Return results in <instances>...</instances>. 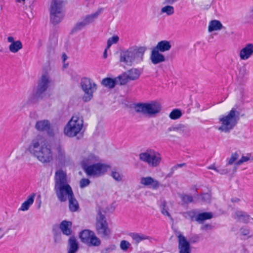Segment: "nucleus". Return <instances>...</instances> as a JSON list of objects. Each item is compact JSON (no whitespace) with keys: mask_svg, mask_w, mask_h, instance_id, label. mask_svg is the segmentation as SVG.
<instances>
[{"mask_svg":"<svg viewBox=\"0 0 253 253\" xmlns=\"http://www.w3.org/2000/svg\"><path fill=\"white\" fill-rule=\"evenodd\" d=\"M49 84V78L46 75H43L39 81L35 96L37 99H42Z\"/></svg>","mask_w":253,"mask_h":253,"instance_id":"12","label":"nucleus"},{"mask_svg":"<svg viewBox=\"0 0 253 253\" xmlns=\"http://www.w3.org/2000/svg\"><path fill=\"white\" fill-rule=\"evenodd\" d=\"M101 84L105 87L112 89L116 85V81L115 78H106L102 80Z\"/></svg>","mask_w":253,"mask_h":253,"instance_id":"32","label":"nucleus"},{"mask_svg":"<svg viewBox=\"0 0 253 253\" xmlns=\"http://www.w3.org/2000/svg\"><path fill=\"white\" fill-rule=\"evenodd\" d=\"M82 21L84 22V23L87 26L90 24V22H89L88 20L86 18V16H85Z\"/></svg>","mask_w":253,"mask_h":253,"instance_id":"59","label":"nucleus"},{"mask_svg":"<svg viewBox=\"0 0 253 253\" xmlns=\"http://www.w3.org/2000/svg\"><path fill=\"white\" fill-rule=\"evenodd\" d=\"M99 161L97 157L94 154H90L87 156L83 158L82 161V168L84 169L91 165L96 163Z\"/></svg>","mask_w":253,"mask_h":253,"instance_id":"20","label":"nucleus"},{"mask_svg":"<svg viewBox=\"0 0 253 253\" xmlns=\"http://www.w3.org/2000/svg\"><path fill=\"white\" fill-rule=\"evenodd\" d=\"M115 79L116 81V84H118L120 85H125L129 81L126 72H124Z\"/></svg>","mask_w":253,"mask_h":253,"instance_id":"34","label":"nucleus"},{"mask_svg":"<svg viewBox=\"0 0 253 253\" xmlns=\"http://www.w3.org/2000/svg\"><path fill=\"white\" fill-rule=\"evenodd\" d=\"M150 159L148 165L152 167H157L160 165L162 158L159 153L153 150L152 156L150 157Z\"/></svg>","mask_w":253,"mask_h":253,"instance_id":"23","label":"nucleus"},{"mask_svg":"<svg viewBox=\"0 0 253 253\" xmlns=\"http://www.w3.org/2000/svg\"><path fill=\"white\" fill-rule=\"evenodd\" d=\"M177 0H165L164 3L168 4H172Z\"/></svg>","mask_w":253,"mask_h":253,"instance_id":"57","label":"nucleus"},{"mask_svg":"<svg viewBox=\"0 0 253 253\" xmlns=\"http://www.w3.org/2000/svg\"><path fill=\"white\" fill-rule=\"evenodd\" d=\"M140 183L145 186H150L153 189H157L161 186V184L157 180L151 176L142 177Z\"/></svg>","mask_w":253,"mask_h":253,"instance_id":"17","label":"nucleus"},{"mask_svg":"<svg viewBox=\"0 0 253 253\" xmlns=\"http://www.w3.org/2000/svg\"><path fill=\"white\" fill-rule=\"evenodd\" d=\"M35 128L39 131H46L49 136H53L54 131L49 121L47 120L37 121Z\"/></svg>","mask_w":253,"mask_h":253,"instance_id":"13","label":"nucleus"},{"mask_svg":"<svg viewBox=\"0 0 253 253\" xmlns=\"http://www.w3.org/2000/svg\"><path fill=\"white\" fill-rule=\"evenodd\" d=\"M240 119V112L235 108H232L226 116H222L219 118L221 126L218 130L221 131L228 133L237 124Z\"/></svg>","mask_w":253,"mask_h":253,"instance_id":"4","label":"nucleus"},{"mask_svg":"<svg viewBox=\"0 0 253 253\" xmlns=\"http://www.w3.org/2000/svg\"><path fill=\"white\" fill-rule=\"evenodd\" d=\"M239 199L237 198H233V199H231V201L232 202H237L238 201H239Z\"/></svg>","mask_w":253,"mask_h":253,"instance_id":"63","label":"nucleus"},{"mask_svg":"<svg viewBox=\"0 0 253 253\" xmlns=\"http://www.w3.org/2000/svg\"><path fill=\"white\" fill-rule=\"evenodd\" d=\"M213 217L211 212H204L196 214L195 220L199 223H203V221L206 220L210 219Z\"/></svg>","mask_w":253,"mask_h":253,"instance_id":"28","label":"nucleus"},{"mask_svg":"<svg viewBox=\"0 0 253 253\" xmlns=\"http://www.w3.org/2000/svg\"><path fill=\"white\" fill-rule=\"evenodd\" d=\"M216 172H217L221 174H224L227 173L228 171L227 169H217V170Z\"/></svg>","mask_w":253,"mask_h":253,"instance_id":"56","label":"nucleus"},{"mask_svg":"<svg viewBox=\"0 0 253 253\" xmlns=\"http://www.w3.org/2000/svg\"><path fill=\"white\" fill-rule=\"evenodd\" d=\"M209 169H213L217 171V169L215 167L214 165H211L208 168Z\"/></svg>","mask_w":253,"mask_h":253,"instance_id":"60","label":"nucleus"},{"mask_svg":"<svg viewBox=\"0 0 253 253\" xmlns=\"http://www.w3.org/2000/svg\"><path fill=\"white\" fill-rule=\"evenodd\" d=\"M110 175L118 182L121 181L123 180V175L117 171L116 169H112Z\"/></svg>","mask_w":253,"mask_h":253,"instance_id":"36","label":"nucleus"},{"mask_svg":"<svg viewBox=\"0 0 253 253\" xmlns=\"http://www.w3.org/2000/svg\"><path fill=\"white\" fill-rule=\"evenodd\" d=\"M64 3L63 0H52L51 2L50 21L54 25L60 23L64 17Z\"/></svg>","mask_w":253,"mask_h":253,"instance_id":"7","label":"nucleus"},{"mask_svg":"<svg viewBox=\"0 0 253 253\" xmlns=\"http://www.w3.org/2000/svg\"><path fill=\"white\" fill-rule=\"evenodd\" d=\"M222 27L223 26L219 21L213 20L210 22L208 30L210 32H211L213 31L219 30L221 29Z\"/></svg>","mask_w":253,"mask_h":253,"instance_id":"31","label":"nucleus"},{"mask_svg":"<svg viewBox=\"0 0 253 253\" xmlns=\"http://www.w3.org/2000/svg\"><path fill=\"white\" fill-rule=\"evenodd\" d=\"M72 223L71 221L63 220L61 222L59 227L63 234L69 236L72 234Z\"/></svg>","mask_w":253,"mask_h":253,"instance_id":"25","label":"nucleus"},{"mask_svg":"<svg viewBox=\"0 0 253 253\" xmlns=\"http://www.w3.org/2000/svg\"><path fill=\"white\" fill-rule=\"evenodd\" d=\"M83 126V117L79 113H75L65 126L64 134L70 137L76 136L81 132Z\"/></svg>","mask_w":253,"mask_h":253,"instance_id":"5","label":"nucleus"},{"mask_svg":"<svg viewBox=\"0 0 253 253\" xmlns=\"http://www.w3.org/2000/svg\"><path fill=\"white\" fill-rule=\"evenodd\" d=\"M160 52L154 48L151 51L150 60L151 62L154 65L158 64L166 61L165 56Z\"/></svg>","mask_w":253,"mask_h":253,"instance_id":"19","label":"nucleus"},{"mask_svg":"<svg viewBox=\"0 0 253 253\" xmlns=\"http://www.w3.org/2000/svg\"><path fill=\"white\" fill-rule=\"evenodd\" d=\"M130 246V244L126 240H122L120 243V248L124 251H126Z\"/></svg>","mask_w":253,"mask_h":253,"instance_id":"44","label":"nucleus"},{"mask_svg":"<svg viewBox=\"0 0 253 253\" xmlns=\"http://www.w3.org/2000/svg\"><path fill=\"white\" fill-rule=\"evenodd\" d=\"M239 156V155L237 152L232 153L228 160V164L230 165H232L238 159Z\"/></svg>","mask_w":253,"mask_h":253,"instance_id":"45","label":"nucleus"},{"mask_svg":"<svg viewBox=\"0 0 253 253\" xmlns=\"http://www.w3.org/2000/svg\"><path fill=\"white\" fill-rule=\"evenodd\" d=\"M142 72L143 70L142 69L132 68L125 72L130 81L139 79Z\"/></svg>","mask_w":253,"mask_h":253,"instance_id":"21","label":"nucleus"},{"mask_svg":"<svg viewBox=\"0 0 253 253\" xmlns=\"http://www.w3.org/2000/svg\"><path fill=\"white\" fill-rule=\"evenodd\" d=\"M160 207L162 213L165 216H168L172 221H173L172 217L168 211L169 209L167 207V202L166 201L164 200L162 201Z\"/></svg>","mask_w":253,"mask_h":253,"instance_id":"35","label":"nucleus"},{"mask_svg":"<svg viewBox=\"0 0 253 253\" xmlns=\"http://www.w3.org/2000/svg\"><path fill=\"white\" fill-rule=\"evenodd\" d=\"M250 159V157L249 156H242V158L235 163L236 166H239L244 162L248 161Z\"/></svg>","mask_w":253,"mask_h":253,"instance_id":"48","label":"nucleus"},{"mask_svg":"<svg viewBox=\"0 0 253 253\" xmlns=\"http://www.w3.org/2000/svg\"><path fill=\"white\" fill-rule=\"evenodd\" d=\"M7 42L11 43L9 45V50L12 53H16L23 48L21 42L19 40L14 41L12 36L7 38Z\"/></svg>","mask_w":253,"mask_h":253,"instance_id":"18","label":"nucleus"},{"mask_svg":"<svg viewBox=\"0 0 253 253\" xmlns=\"http://www.w3.org/2000/svg\"><path fill=\"white\" fill-rule=\"evenodd\" d=\"M82 242L88 247H98L101 244V240L96 236L94 233L89 230H84L79 235Z\"/></svg>","mask_w":253,"mask_h":253,"instance_id":"11","label":"nucleus"},{"mask_svg":"<svg viewBox=\"0 0 253 253\" xmlns=\"http://www.w3.org/2000/svg\"><path fill=\"white\" fill-rule=\"evenodd\" d=\"M86 25L82 20L81 21L77 23L75 27L72 29L73 32H76L78 31H80L84 28Z\"/></svg>","mask_w":253,"mask_h":253,"instance_id":"41","label":"nucleus"},{"mask_svg":"<svg viewBox=\"0 0 253 253\" xmlns=\"http://www.w3.org/2000/svg\"><path fill=\"white\" fill-rule=\"evenodd\" d=\"M171 131H176V132L178 131V128H177V125H176L175 126H171L169 127L167 129L168 132Z\"/></svg>","mask_w":253,"mask_h":253,"instance_id":"54","label":"nucleus"},{"mask_svg":"<svg viewBox=\"0 0 253 253\" xmlns=\"http://www.w3.org/2000/svg\"><path fill=\"white\" fill-rule=\"evenodd\" d=\"M90 183V181L87 178H82L80 181V187L84 188L87 186Z\"/></svg>","mask_w":253,"mask_h":253,"instance_id":"47","label":"nucleus"},{"mask_svg":"<svg viewBox=\"0 0 253 253\" xmlns=\"http://www.w3.org/2000/svg\"><path fill=\"white\" fill-rule=\"evenodd\" d=\"M79 249L78 242L74 236L71 237L68 242V253H76Z\"/></svg>","mask_w":253,"mask_h":253,"instance_id":"22","label":"nucleus"},{"mask_svg":"<svg viewBox=\"0 0 253 253\" xmlns=\"http://www.w3.org/2000/svg\"><path fill=\"white\" fill-rule=\"evenodd\" d=\"M246 70L245 67H243L240 69V74H242L243 76L246 74Z\"/></svg>","mask_w":253,"mask_h":253,"instance_id":"58","label":"nucleus"},{"mask_svg":"<svg viewBox=\"0 0 253 253\" xmlns=\"http://www.w3.org/2000/svg\"><path fill=\"white\" fill-rule=\"evenodd\" d=\"M119 40V38L118 36H114L110 38L107 41V48H109L113 44L117 43Z\"/></svg>","mask_w":253,"mask_h":253,"instance_id":"42","label":"nucleus"},{"mask_svg":"<svg viewBox=\"0 0 253 253\" xmlns=\"http://www.w3.org/2000/svg\"><path fill=\"white\" fill-rule=\"evenodd\" d=\"M81 85L84 92L83 100L84 102L90 101L93 97V92L97 89L96 84L90 79L83 78L81 81Z\"/></svg>","mask_w":253,"mask_h":253,"instance_id":"9","label":"nucleus"},{"mask_svg":"<svg viewBox=\"0 0 253 253\" xmlns=\"http://www.w3.org/2000/svg\"><path fill=\"white\" fill-rule=\"evenodd\" d=\"M55 150L56 151V159L59 163L64 164L69 161V157L66 154L64 149L60 144L56 146Z\"/></svg>","mask_w":253,"mask_h":253,"instance_id":"16","label":"nucleus"},{"mask_svg":"<svg viewBox=\"0 0 253 253\" xmlns=\"http://www.w3.org/2000/svg\"><path fill=\"white\" fill-rule=\"evenodd\" d=\"M201 199L203 201L209 203L211 200V195L209 193H204L201 195Z\"/></svg>","mask_w":253,"mask_h":253,"instance_id":"49","label":"nucleus"},{"mask_svg":"<svg viewBox=\"0 0 253 253\" xmlns=\"http://www.w3.org/2000/svg\"><path fill=\"white\" fill-rule=\"evenodd\" d=\"M69 200V208L71 212H75L79 209V205L76 199L74 194L67 198Z\"/></svg>","mask_w":253,"mask_h":253,"instance_id":"26","label":"nucleus"},{"mask_svg":"<svg viewBox=\"0 0 253 253\" xmlns=\"http://www.w3.org/2000/svg\"><path fill=\"white\" fill-rule=\"evenodd\" d=\"M62 59L63 62H65L67 59V56L65 53H63L62 54Z\"/></svg>","mask_w":253,"mask_h":253,"instance_id":"61","label":"nucleus"},{"mask_svg":"<svg viewBox=\"0 0 253 253\" xmlns=\"http://www.w3.org/2000/svg\"><path fill=\"white\" fill-rule=\"evenodd\" d=\"M100 13V10H98L96 12H95L94 13L87 15L86 18L88 20L89 22H90V24L93 22L95 19H96L99 15V14Z\"/></svg>","mask_w":253,"mask_h":253,"instance_id":"43","label":"nucleus"},{"mask_svg":"<svg viewBox=\"0 0 253 253\" xmlns=\"http://www.w3.org/2000/svg\"><path fill=\"white\" fill-rule=\"evenodd\" d=\"M200 237L197 235H195L190 238V241L192 243H197L199 241Z\"/></svg>","mask_w":253,"mask_h":253,"instance_id":"52","label":"nucleus"},{"mask_svg":"<svg viewBox=\"0 0 253 253\" xmlns=\"http://www.w3.org/2000/svg\"><path fill=\"white\" fill-rule=\"evenodd\" d=\"M179 196L180 198L181 201L184 203L188 204L192 203L193 201V197L191 195L187 194H180Z\"/></svg>","mask_w":253,"mask_h":253,"instance_id":"39","label":"nucleus"},{"mask_svg":"<svg viewBox=\"0 0 253 253\" xmlns=\"http://www.w3.org/2000/svg\"><path fill=\"white\" fill-rule=\"evenodd\" d=\"M134 109L138 113H141L149 117H153L159 113L162 110V106L156 101L150 103H138L134 106Z\"/></svg>","mask_w":253,"mask_h":253,"instance_id":"6","label":"nucleus"},{"mask_svg":"<svg viewBox=\"0 0 253 253\" xmlns=\"http://www.w3.org/2000/svg\"><path fill=\"white\" fill-rule=\"evenodd\" d=\"M35 197V193L30 195L27 200L22 204L19 210L22 211H27L29 209L30 206L34 203Z\"/></svg>","mask_w":253,"mask_h":253,"instance_id":"29","label":"nucleus"},{"mask_svg":"<svg viewBox=\"0 0 253 253\" xmlns=\"http://www.w3.org/2000/svg\"><path fill=\"white\" fill-rule=\"evenodd\" d=\"M54 182L55 192L60 202L66 201L67 198L74 194L72 188L68 181L67 174L62 169L56 171Z\"/></svg>","mask_w":253,"mask_h":253,"instance_id":"2","label":"nucleus"},{"mask_svg":"<svg viewBox=\"0 0 253 253\" xmlns=\"http://www.w3.org/2000/svg\"><path fill=\"white\" fill-rule=\"evenodd\" d=\"M240 231L243 236H247L250 233V229L247 227H242L240 229Z\"/></svg>","mask_w":253,"mask_h":253,"instance_id":"51","label":"nucleus"},{"mask_svg":"<svg viewBox=\"0 0 253 253\" xmlns=\"http://www.w3.org/2000/svg\"><path fill=\"white\" fill-rule=\"evenodd\" d=\"M178 242V250L179 253H191V249L190 243L187 241L186 238L181 234L177 236Z\"/></svg>","mask_w":253,"mask_h":253,"instance_id":"14","label":"nucleus"},{"mask_svg":"<svg viewBox=\"0 0 253 253\" xmlns=\"http://www.w3.org/2000/svg\"><path fill=\"white\" fill-rule=\"evenodd\" d=\"M182 214L186 219L193 221L196 217V212L195 211H190L182 212Z\"/></svg>","mask_w":253,"mask_h":253,"instance_id":"38","label":"nucleus"},{"mask_svg":"<svg viewBox=\"0 0 253 253\" xmlns=\"http://www.w3.org/2000/svg\"><path fill=\"white\" fill-rule=\"evenodd\" d=\"M174 7L171 5H166L161 9L162 13H165L168 15H171L174 13Z\"/></svg>","mask_w":253,"mask_h":253,"instance_id":"40","label":"nucleus"},{"mask_svg":"<svg viewBox=\"0 0 253 253\" xmlns=\"http://www.w3.org/2000/svg\"><path fill=\"white\" fill-rule=\"evenodd\" d=\"M110 168L111 167L109 165L96 163L86 167L84 169V170L87 176L99 177L104 175Z\"/></svg>","mask_w":253,"mask_h":253,"instance_id":"10","label":"nucleus"},{"mask_svg":"<svg viewBox=\"0 0 253 253\" xmlns=\"http://www.w3.org/2000/svg\"><path fill=\"white\" fill-rule=\"evenodd\" d=\"M153 149H147L145 152L139 154V158L140 161L149 165L150 157L152 156Z\"/></svg>","mask_w":253,"mask_h":253,"instance_id":"30","label":"nucleus"},{"mask_svg":"<svg viewBox=\"0 0 253 253\" xmlns=\"http://www.w3.org/2000/svg\"><path fill=\"white\" fill-rule=\"evenodd\" d=\"M96 231L98 235L102 238L109 239L111 234V229L106 221L105 215L98 211L96 217Z\"/></svg>","mask_w":253,"mask_h":253,"instance_id":"8","label":"nucleus"},{"mask_svg":"<svg viewBox=\"0 0 253 253\" xmlns=\"http://www.w3.org/2000/svg\"><path fill=\"white\" fill-rule=\"evenodd\" d=\"M129 235L135 241L136 244H138L145 240H150L151 239V237L149 236L136 232L130 233Z\"/></svg>","mask_w":253,"mask_h":253,"instance_id":"27","label":"nucleus"},{"mask_svg":"<svg viewBox=\"0 0 253 253\" xmlns=\"http://www.w3.org/2000/svg\"><path fill=\"white\" fill-rule=\"evenodd\" d=\"M211 225L209 224H206L201 227V229L203 230H207L211 229Z\"/></svg>","mask_w":253,"mask_h":253,"instance_id":"55","label":"nucleus"},{"mask_svg":"<svg viewBox=\"0 0 253 253\" xmlns=\"http://www.w3.org/2000/svg\"><path fill=\"white\" fill-rule=\"evenodd\" d=\"M116 249V246L115 245L112 244L109 245L108 247L102 250L100 253H110L115 250Z\"/></svg>","mask_w":253,"mask_h":253,"instance_id":"46","label":"nucleus"},{"mask_svg":"<svg viewBox=\"0 0 253 253\" xmlns=\"http://www.w3.org/2000/svg\"><path fill=\"white\" fill-rule=\"evenodd\" d=\"M253 55V43H248L242 48L239 53L241 60H246Z\"/></svg>","mask_w":253,"mask_h":253,"instance_id":"15","label":"nucleus"},{"mask_svg":"<svg viewBox=\"0 0 253 253\" xmlns=\"http://www.w3.org/2000/svg\"><path fill=\"white\" fill-rule=\"evenodd\" d=\"M242 101L244 102H248V101H246V96L245 95H242Z\"/></svg>","mask_w":253,"mask_h":253,"instance_id":"64","label":"nucleus"},{"mask_svg":"<svg viewBox=\"0 0 253 253\" xmlns=\"http://www.w3.org/2000/svg\"><path fill=\"white\" fill-rule=\"evenodd\" d=\"M185 166H186L185 163L179 164H177V165L174 166L173 167L171 168V169H170V174H172L174 172V170L177 169L178 168H181V167Z\"/></svg>","mask_w":253,"mask_h":253,"instance_id":"50","label":"nucleus"},{"mask_svg":"<svg viewBox=\"0 0 253 253\" xmlns=\"http://www.w3.org/2000/svg\"><path fill=\"white\" fill-rule=\"evenodd\" d=\"M171 47L169 41L164 40L159 42L154 49L161 52L169 51Z\"/></svg>","mask_w":253,"mask_h":253,"instance_id":"24","label":"nucleus"},{"mask_svg":"<svg viewBox=\"0 0 253 253\" xmlns=\"http://www.w3.org/2000/svg\"><path fill=\"white\" fill-rule=\"evenodd\" d=\"M186 126L184 125H182L181 124L177 125V128H178V132L179 133H182L186 129Z\"/></svg>","mask_w":253,"mask_h":253,"instance_id":"53","label":"nucleus"},{"mask_svg":"<svg viewBox=\"0 0 253 253\" xmlns=\"http://www.w3.org/2000/svg\"><path fill=\"white\" fill-rule=\"evenodd\" d=\"M28 150L42 163H49L53 160L52 146L41 135L32 139Z\"/></svg>","mask_w":253,"mask_h":253,"instance_id":"1","label":"nucleus"},{"mask_svg":"<svg viewBox=\"0 0 253 253\" xmlns=\"http://www.w3.org/2000/svg\"><path fill=\"white\" fill-rule=\"evenodd\" d=\"M235 218L241 220L245 223H247L249 222L250 216L242 211H237L235 212Z\"/></svg>","mask_w":253,"mask_h":253,"instance_id":"33","label":"nucleus"},{"mask_svg":"<svg viewBox=\"0 0 253 253\" xmlns=\"http://www.w3.org/2000/svg\"><path fill=\"white\" fill-rule=\"evenodd\" d=\"M182 116L181 111L179 109H173L169 114V117L171 120H176Z\"/></svg>","mask_w":253,"mask_h":253,"instance_id":"37","label":"nucleus"},{"mask_svg":"<svg viewBox=\"0 0 253 253\" xmlns=\"http://www.w3.org/2000/svg\"><path fill=\"white\" fill-rule=\"evenodd\" d=\"M146 50L144 46H131L121 53L120 61L128 66H131L134 62H140L143 60Z\"/></svg>","mask_w":253,"mask_h":253,"instance_id":"3","label":"nucleus"},{"mask_svg":"<svg viewBox=\"0 0 253 253\" xmlns=\"http://www.w3.org/2000/svg\"><path fill=\"white\" fill-rule=\"evenodd\" d=\"M109 48H107V47L106 48V49H105L104 52H103V57L104 58H106L107 57V50Z\"/></svg>","mask_w":253,"mask_h":253,"instance_id":"62","label":"nucleus"}]
</instances>
